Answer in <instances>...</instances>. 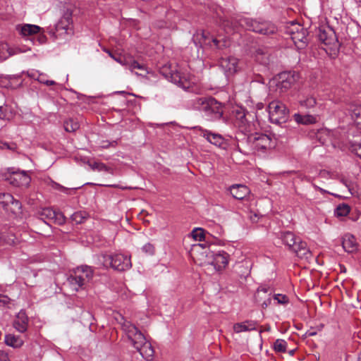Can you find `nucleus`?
<instances>
[{
  "instance_id": "obj_38",
  "label": "nucleus",
  "mask_w": 361,
  "mask_h": 361,
  "mask_svg": "<svg viewBox=\"0 0 361 361\" xmlns=\"http://www.w3.org/2000/svg\"><path fill=\"white\" fill-rule=\"evenodd\" d=\"M256 60L262 64H268L269 62V56L264 53L262 49H258L256 51Z\"/></svg>"
},
{
  "instance_id": "obj_37",
  "label": "nucleus",
  "mask_w": 361,
  "mask_h": 361,
  "mask_svg": "<svg viewBox=\"0 0 361 361\" xmlns=\"http://www.w3.org/2000/svg\"><path fill=\"white\" fill-rule=\"evenodd\" d=\"M13 200V196L9 193L0 192V204L2 205L4 209H6L9 204Z\"/></svg>"
},
{
  "instance_id": "obj_5",
  "label": "nucleus",
  "mask_w": 361,
  "mask_h": 361,
  "mask_svg": "<svg viewBox=\"0 0 361 361\" xmlns=\"http://www.w3.org/2000/svg\"><path fill=\"white\" fill-rule=\"evenodd\" d=\"M212 252L205 244L192 245L190 251V255L194 262L205 269L210 270V260L212 259Z\"/></svg>"
},
{
  "instance_id": "obj_55",
  "label": "nucleus",
  "mask_w": 361,
  "mask_h": 361,
  "mask_svg": "<svg viewBox=\"0 0 361 361\" xmlns=\"http://www.w3.org/2000/svg\"><path fill=\"white\" fill-rule=\"evenodd\" d=\"M0 147L1 149H4V148H6V149H13V147H12L8 143H6V142H2L1 143L0 145Z\"/></svg>"
},
{
  "instance_id": "obj_36",
  "label": "nucleus",
  "mask_w": 361,
  "mask_h": 361,
  "mask_svg": "<svg viewBox=\"0 0 361 361\" xmlns=\"http://www.w3.org/2000/svg\"><path fill=\"white\" fill-rule=\"evenodd\" d=\"M92 169L97 170L98 171H105L110 174L114 173V171L111 168H109L106 166L104 164L99 161H94L93 164H92Z\"/></svg>"
},
{
  "instance_id": "obj_39",
  "label": "nucleus",
  "mask_w": 361,
  "mask_h": 361,
  "mask_svg": "<svg viewBox=\"0 0 361 361\" xmlns=\"http://www.w3.org/2000/svg\"><path fill=\"white\" fill-rule=\"evenodd\" d=\"M88 218L87 214L85 212H78L72 215V220L76 224H82Z\"/></svg>"
},
{
  "instance_id": "obj_46",
  "label": "nucleus",
  "mask_w": 361,
  "mask_h": 361,
  "mask_svg": "<svg viewBox=\"0 0 361 361\" xmlns=\"http://www.w3.org/2000/svg\"><path fill=\"white\" fill-rule=\"evenodd\" d=\"M267 292H268V289L266 288H258L257 293L255 295L256 300L257 301H259L263 298H265Z\"/></svg>"
},
{
  "instance_id": "obj_26",
  "label": "nucleus",
  "mask_w": 361,
  "mask_h": 361,
  "mask_svg": "<svg viewBox=\"0 0 361 361\" xmlns=\"http://www.w3.org/2000/svg\"><path fill=\"white\" fill-rule=\"evenodd\" d=\"M256 322L254 321H246L242 323H236L233 325V331L237 333L249 331L256 329Z\"/></svg>"
},
{
  "instance_id": "obj_24",
  "label": "nucleus",
  "mask_w": 361,
  "mask_h": 361,
  "mask_svg": "<svg viewBox=\"0 0 361 361\" xmlns=\"http://www.w3.org/2000/svg\"><path fill=\"white\" fill-rule=\"evenodd\" d=\"M202 136L216 146L221 147L224 144V139L220 134L213 133L205 130L202 131Z\"/></svg>"
},
{
  "instance_id": "obj_30",
  "label": "nucleus",
  "mask_w": 361,
  "mask_h": 361,
  "mask_svg": "<svg viewBox=\"0 0 361 361\" xmlns=\"http://www.w3.org/2000/svg\"><path fill=\"white\" fill-rule=\"evenodd\" d=\"M5 343L13 348H19L23 345V341L19 336L8 334L5 336Z\"/></svg>"
},
{
  "instance_id": "obj_53",
  "label": "nucleus",
  "mask_w": 361,
  "mask_h": 361,
  "mask_svg": "<svg viewBox=\"0 0 361 361\" xmlns=\"http://www.w3.org/2000/svg\"><path fill=\"white\" fill-rule=\"evenodd\" d=\"M37 40L39 41V44H44L47 40V37L44 34L39 32L37 37Z\"/></svg>"
},
{
  "instance_id": "obj_59",
  "label": "nucleus",
  "mask_w": 361,
  "mask_h": 361,
  "mask_svg": "<svg viewBox=\"0 0 361 361\" xmlns=\"http://www.w3.org/2000/svg\"><path fill=\"white\" fill-rule=\"evenodd\" d=\"M4 115H3L2 106H0V118H3Z\"/></svg>"
},
{
  "instance_id": "obj_14",
  "label": "nucleus",
  "mask_w": 361,
  "mask_h": 361,
  "mask_svg": "<svg viewBox=\"0 0 361 361\" xmlns=\"http://www.w3.org/2000/svg\"><path fill=\"white\" fill-rule=\"evenodd\" d=\"M228 263V255L224 252L212 253L210 260V270L208 271H221L224 269Z\"/></svg>"
},
{
  "instance_id": "obj_18",
  "label": "nucleus",
  "mask_w": 361,
  "mask_h": 361,
  "mask_svg": "<svg viewBox=\"0 0 361 361\" xmlns=\"http://www.w3.org/2000/svg\"><path fill=\"white\" fill-rule=\"evenodd\" d=\"M279 238L290 251H293V248L297 246V244L301 240L300 238L296 237L295 234L290 231L281 232Z\"/></svg>"
},
{
  "instance_id": "obj_12",
  "label": "nucleus",
  "mask_w": 361,
  "mask_h": 361,
  "mask_svg": "<svg viewBox=\"0 0 361 361\" xmlns=\"http://www.w3.org/2000/svg\"><path fill=\"white\" fill-rule=\"evenodd\" d=\"M5 179L10 184L18 187H27L30 183V177L25 171H11L5 175Z\"/></svg>"
},
{
  "instance_id": "obj_23",
  "label": "nucleus",
  "mask_w": 361,
  "mask_h": 361,
  "mask_svg": "<svg viewBox=\"0 0 361 361\" xmlns=\"http://www.w3.org/2000/svg\"><path fill=\"white\" fill-rule=\"evenodd\" d=\"M293 252L296 254V255L300 259H309L312 257V253L310 249L307 247V244L305 242L300 240L299 243L297 244Z\"/></svg>"
},
{
  "instance_id": "obj_11",
  "label": "nucleus",
  "mask_w": 361,
  "mask_h": 361,
  "mask_svg": "<svg viewBox=\"0 0 361 361\" xmlns=\"http://www.w3.org/2000/svg\"><path fill=\"white\" fill-rule=\"evenodd\" d=\"M37 216L47 224L55 223L62 225L66 221V217L62 212H56L49 207L42 208L38 211Z\"/></svg>"
},
{
  "instance_id": "obj_56",
  "label": "nucleus",
  "mask_w": 361,
  "mask_h": 361,
  "mask_svg": "<svg viewBox=\"0 0 361 361\" xmlns=\"http://www.w3.org/2000/svg\"><path fill=\"white\" fill-rule=\"evenodd\" d=\"M317 334V332L314 330H308L306 333H305V336L306 337H310V336H315Z\"/></svg>"
},
{
  "instance_id": "obj_31",
  "label": "nucleus",
  "mask_w": 361,
  "mask_h": 361,
  "mask_svg": "<svg viewBox=\"0 0 361 361\" xmlns=\"http://www.w3.org/2000/svg\"><path fill=\"white\" fill-rule=\"evenodd\" d=\"M316 137L322 145H326L331 142V133L328 129H321L317 133Z\"/></svg>"
},
{
  "instance_id": "obj_6",
  "label": "nucleus",
  "mask_w": 361,
  "mask_h": 361,
  "mask_svg": "<svg viewBox=\"0 0 361 361\" xmlns=\"http://www.w3.org/2000/svg\"><path fill=\"white\" fill-rule=\"evenodd\" d=\"M247 142L252 150L262 152L273 148L275 145L269 135L258 133L250 135Z\"/></svg>"
},
{
  "instance_id": "obj_27",
  "label": "nucleus",
  "mask_w": 361,
  "mask_h": 361,
  "mask_svg": "<svg viewBox=\"0 0 361 361\" xmlns=\"http://www.w3.org/2000/svg\"><path fill=\"white\" fill-rule=\"evenodd\" d=\"M294 118L298 123L302 125L313 124L317 121V117L310 114L301 115L295 114L294 115Z\"/></svg>"
},
{
  "instance_id": "obj_28",
  "label": "nucleus",
  "mask_w": 361,
  "mask_h": 361,
  "mask_svg": "<svg viewBox=\"0 0 361 361\" xmlns=\"http://www.w3.org/2000/svg\"><path fill=\"white\" fill-rule=\"evenodd\" d=\"M111 255H99L94 258V265L97 268L110 267Z\"/></svg>"
},
{
  "instance_id": "obj_52",
  "label": "nucleus",
  "mask_w": 361,
  "mask_h": 361,
  "mask_svg": "<svg viewBox=\"0 0 361 361\" xmlns=\"http://www.w3.org/2000/svg\"><path fill=\"white\" fill-rule=\"evenodd\" d=\"M0 361H10L8 354L4 351H0Z\"/></svg>"
},
{
  "instance_id": "obj_43",
  "label": "nucleus",
  "mask_w": 361,
  "mask_h": 361,
  "mask_svg": "<svg viewBox=\"0 0 361 361\" xmlns=\"http://www.w3.org/2000/svg\"><path fill=\"white\" fill-rule=\"evenodd\" d=\"M191 235L195 240L202 241L204 239V231L200 228H195Z\"/></svg>"
},
{
  "instance_id": "obj_45",
  "label": "nucleus",
  "mask_w": 361,
  "mask_h": 361,
  "mask_svg": "<svg viewBox=\"0 0 361 361\" xmlns=\"http://www.w3.org/2000/svg\"><path fill=\"white\" fill-rule=\"evenodd\" d=\"M98 147L100 148H108L109 147H115L118 142L116 140H114L112 142H109L108 140H101L99 142H97Z\"/></svg>"
},
{
  "instance_id": "obj_4",
  "label": "nucleus",
  "mask_w": 361,
  "mask_h": 361,
  "mask_svg": "<svg viewBox=\"0 0 361 361\" xmlns=\"http://www.w3.org/2000/svg\"><path fill=\"white\" fill-rule=\"evenodd\" d=\"M90 269L85 266L77 267L67 278L64 286L72 292H76L88 281Z\"/></svg>"
},
{
  "instance_id": "obj_35",
  "label": "nucleus",
  "mask_w": 361,
  "mask_h": 361,
  "mask_svg": "<svg viewBox=\"0 0 361 361\" xmlns=\"http://www.w3.org/2000/svg\"><path fill=\"white\" fill-rule=\"evenodd\" d=\"M350 211V207L346 204H339L335 209V215L337 216H346Z\"/></svg>"
},
{
  "instance_id": "obj_2",
  "label": "nucleus",
  "mask_w": 361,
  "mask_h": 361,
  "mask_svg": "<svg viewBox=\"0 0 361 361\" xmlns=\"http://www.w3.org/2000/svg\"><path fill=\"white\" fill-rule=\"evenodd\" d=\"M121 325L128 338L142 357L147 361L152 360L154 350L143 333L129 321L124 320Z\"/></svg>"
},
{
  "instance_id": "obj_16",
  "label": "nucleus",
  "mask_w": 361,
  "mask_h": 361,
  "mask_svg": "<svg viewBox=\"0 0 361 361\" xmlns=\"http://www.w3.org/2000/svg\"><path fill=\"white\" fill-rule=\"evenodd\" d=\"M219 63L227 76L233 75L240 70L238 59L233 56L221 58Z\"/></svg>"
},
{
  "instance_id": "obj_1",
  "label": "nucleus",
  "mask_w": 361,
  "mask_h": 361,
  "mask_svg": "<svg viewBox=\"0 0 361 361\" xmlns=\"http://www.w3.org/2000/svg\"><path fill=\"white\" fill-rule=\"evenodd\" d=\"M222 26L227 33L234 32L238 29V26L264 35H273L277 31L276 27L270 22H260L247 18H241L240 19L235 18H226L222 22Z\"/></svg>"
},
{
  "instance_id": "obj_21",
  "label": "nucleus",
  "mask_w": 361,
  "mask_h": 361,
  "mask_svg": "<svg viewBox=\"0 0 361 361\" xmlns=\"http://www.w3.org/2000/svg\"><path fill=\"white\" fill-rule=\"evenodd\" d=\"M232 196L237 200H243L250 193V189L244 185H234L230 188Z\"/></svg>"
},
{
  "instance_id": "obj_9",
  "label": "nucleus",
  "mask_w": 361,
  "mask_h": 361,
  "mask_svg": "<svg viewBox=\"0 0 361 361\" xmlns=\"http://www.w3.org/2000/svg\"><path fill=\"white\" fill-rule=\"evenodd\" d=\"M72 11L70 9H66L56 23L55 26V31L53 35L56 38L63 37L71 33L72 27Z\"/></svg>"
},
{
  "instance_id": "obj_51",
  "label": "nucleus",
  "mask_w": 361,
  "mask_h": 361,
  "mask_svg": "<svg viewBox=\"0 0 361 361\" xmlns=\"http://www.w3.org/2000/svg\"><path fill=\"white\" fill-rule=\"evenodd\" d=\"M271 299L270 298V294H268V298L266 300H264V301H263L261 304L262 307L264 309L267 308L271 304Z\"/></svg>"
},
{
  "instance_id": "obj_47",
  "label": "nucleus",
  "mask_w": 361,
  "mask_h": 361,
  "mask_svg": "<svg viewBox=\"0 0 361 361\" xmlns=\"http://www.w3.org/2000/svg\"><path fill=\"white\" fill-rule=\"evenodd\" d=\"M28 49H25V48H23V47H15V48H12V49H11L9 47V50H8L9 56L25 52Z\"/></svg>"
},
{
  "instance_id": "obj_34",
  "label": "nucleus",
  "mask_w": 361,
  "mask_h": 361,
  "mask_svg": "<svg viewBox=\"0 0 361 361\" xmlns=\"http://www.w3.org/2000/svg\"><path fill=\"white\" fill-rule=\"evenodd\" d=\"M127 66L131 70V71H134L135 69L140 71V72H135V73L137 75H142L147 73L145 67L143 65L140 64L136 61L133 60V61H130V62H128Z\"/></svg>"
},
{
  "instance_id": "obj_15",
  "label": "nucleus",
  "mask_w": 361,
  "mask_h": 361,
  "mask_svg": "<svg viewBox=\"0 0 361 361\" xmlns=\"http://www.w3.org/2000/svg\"><path fill=\"white\" fill-rule=\"evenodd\" d=\"M299 79V74L295 71L283 72L279 75L277 86L282 91L289 89Z\"/></svg>"
},
{
  "instance_id": "obj_33",
  "label": "nucleus",
  "mask_w": 361,
  "mask_h": 361,
  "mask_svg": "<svg viewBox=\"0 0 361 361\" xmlns=\"http://www.w3.org/2000/svg\"><path fill=\"white\" fill-rule=\"evenodd\" d=\"M63 127L66 131L73 133L79 129V123L73 118L66 120L63 123Z\"/></svg>"
},
{
  "instance_id": "obj_17",
  "label": "nucleus",
  "mask_w": 361,
  "mask_h": 361,
  "mask_svg": "<svg viewBox=\"0 0 361 361\" xmlns=\"http://www.w3.org/2000/svg\"><path fill=\"white\" fill-rule=\"evenodd\" d=\"M171 78L175 83L185 90H189L194 84L193 78L191 75H186L183 73L176 71L171 74Z\"/></svg>"
},
{
  "instance_id": "obj_3",
  "label": "nucleus",
  "mask_w": 361,
  "mask_h": 361,
  "mask_svg": "<svg viewBox=\"0 0 361 361\" xmlns=\"http://www.w3.org/2000/svg\"><path fill=\"white\" fill-rule=\"evenodd\" d=\"M190 108L202 111L206 114L212 116L214 119H219L224 113V106L214 98L209 97H195L189 102Z\"/></svg>"
},
{
  "instance_id": "obj_22",
  "label": "nucleus",
  "mask_w": 361,
  "mask_h": 361,
  "mask_svg": "<svg viewBox=\"0 0 361 361\" xmlns=\"http://www.w3.org/2000/svg\"><path fill=\"white\" fill-rule=\"evenodd\" d=\"M16 28L19 31L20 34L23 37L32 36L39 33L42 30L39 26L32 24L18 25Z\"/></svg>"
},
{
  "instance_id": "obj_62",
  "label": "nucleus",
  "mask_w": 361,
  "mask_h": 361,
  "mask_svg": "<svg viewBox=\"0 0 361 361\" xmlns=\"http://www.w3.org/2000/svg\"><path fill=\"white\" fill-rule=\"evenodd\" d=\"M103 185H104V186H113L112 185H106V184H104Z\"/></svg>"
},
{
  "instance_id": "obj_10",
  "label": "nucleus",
  "mask_w": 361,
  "mask_h": 361,
  "mask_svg": "<svg viewBox=\"0 0 361 361\" xmlns=\"http://www.w3.org/2000/svg\"><path fill=\"white\" fill-rule=\"evenodd\" d=\"M318 38L324 45L329 47L332 51L338 50L340 44L335 31L326 26L319 29Z\"/></svg>"
},
{
  "instance_id": "obj_13",
  "label": "nucleus",
  "mask_w": 361,
  "mask_h": 361,
  "mask_svg": "<svg viewBox=\"0 0 361 361\" xmlns=\"http://www.w3.org/2000/svg\"><path fill=\"white\" fill-rule=\"evenodd\" d=\"M132 267L130 257L123 254L111 255L110 267L119 271L128 270Z\"/></svg>"
},
{
  "instance_id": "obj_60",
  "label": "nucleus",
  "mask_w": 361,
  "mask_h": 361,
  "mask_svg": "<svg viewBox=\"0 0 361 361\" xmlns=\"http://www.w3.org/2000/svg\"><path fill=\"white\" fill-rule=\"evenodd\" d=\"M355 3L361 7V0H355Z\"/></svg>"
},
{
  "instance_id": "obj_40",
  "label": "nucleus",
  "mask_w": 361,
  "mask_h": 361,
  "mask_svg": "<svg viewBox=\"0 0 361 361\" xmlns=\"http://www.w3.org/2000/svg\"><path fill=\"white\" fill-rule=\"evenodd\" d=\"M8 245H13L17 244L18 242V238L13 233H9L6 235H4L0 238Z\"/></svg>"
},
{
  "instance_id": "obj_8",
  "label": "nucleus",
  "mask_w": 361,
  "mask_h": 361,
  "mask_svg": "<svg viewBox=\"0 0 361 361\" xmlns=\"http://www.w3.org/2000/svg\"><path fill=\"white\" fill-rule=\"evenodd\" d=\"M286 32L298 48L302 49L306 44L307 31L301 25L292 22Z\"/></svg>"
},
{
  "instance_id": "obj_44",
  "label": "nucleus",
  "mask_w": 361,
  "mask_h": 361,
  "mask_svg": "<svg viewBox=\"0 0 361 361\" xmlns=\"http://www.w3.org/2000/svg\"><path fill=\"white\" fill-rule=\"evenodd\" d=\"M300 104L302 106H304L307 108H312L316 104V99L313 97H310L305 100L301 101Z\"/></svg>"
},
{
  "instance_id": "obj_49",
  "label": "nucleus",
  "mask_w": 361,
  "mask_h": 361,
  "mask_svg": "<svg viewBox=\"0 0 361 361\" xmlns=\"http://www.w3.org/2000/svg\"><path fill=\"white\" fill-rule=\"evenodd\" d=\"M142 250L146 253L152 255L154 252V247L152 245L147 243L143 246Z\"/></svg>"
},
{
  "instance_id": "obj_25",
  "label": "nucleus",
  "mask_w": 361,
  "mask_h": 361,
  "mask_svg": "<svg viewBox=\"0 0 361 361\" xmlns=\"http://www.w3.org/2000/svg\"><path fill=\"white\" fill-rule=\"evenodd\" d=\"M235 123L239 128H245L247 124L246 111L243 108H238L234 111Z\"/></svg>"
},
{
  "instance_id": "obj_48",
  "label": "nucleus",
  "mask_w": 361,
  "mask_h": 361,
  "mask_svg": "<svg viewBox=\"0 0 361 361\" xmlns=\"http://www.w3.org/2000/svg\"><path fill=\"white\" fill-rule=\"evenodd\" d=\"M274 299L277 300L279 304H286L288 300L286 295L282 294H276L274 295Z\"/></svg>"
},
{
  "instance_id": "obj_61",
  "label": "nucleus",
  "mask_w": 361,
  "mask_h": 361,
  "mask_svg": "<svg viewBox=\"0 0 361 361\" xmlns=\"http://www.w3.org/2000/svg\"><path fill=\"white\" fill-rule=\"evenodd\" d=\"M202 37H204V39H207V36L206 35V33H205V32H202Z\"/></svg>"
},
{
  "instance_id": "obj_32",
  "label": "nucleus",
  "mask_w": 361,
  "mask_h": 361,
  "mask_svg": "<svg viewBox=\"0 0 361 361\" xmlns=\"http://www.w3.org/2000/svg\"><path fill=\"white\" fill-rule=\"evenodd\" d=\"M5 210L14 215H18L21 214V204L18 200L13 197L12 202H10L9 206H8Z\"/></svg>"
},
{
  "instance_id": "obj_7",
  "label": "nucleus",
  "mask_w": 361,
  "mask_h": 361,
  "mask_svg": "<svg viewBox=\"0 0 361 361\" xmlns=\"http://www.w3.org/2000/svg\"><path fill=\"white\" fill-rule=\"evenodd\" d=\"M268 111L269 119L274 123H285L288 118L289 111L284 104L278 100L269 104Z\"/></svg>"
},
{
  "instance_id": "obj_50",
  "label": "nucleus",
  "mask_w": 361,
  "mask_h": 361,
  "mask_svg": "<svg viewBox=\"0 0 361 361\" xmlns=\"http://www.w3.org/2000/svg\"><path fill=\"white\" fill-rule=\"evenodd\" d=\"M109 54V56L111 57H112L114 60H116V61H118V63L123 64V65H126L127 66V63H128V61H126V60L125 61H123L122 60V57L121 56H118V57H116L111 52H110L109 51H107Z\"/></svg>"
},
{
  "instance_id": "obj_20",
  "label": "nucleus",
  "mask_w": 361,
  "mask_h": 361,
  "mask_svg": "<svg viewBox=\"0 0 361 361\" xmlns=\"http://www.w3.org/2000/svg\"><path fill=\"white\" fill-rule=\"evenodd\" d=\"M28 318L25 312L20 311L13 322L14 328L20 333H24L27 329Z\"/></svg>"
},
{
  "instance_id": "obj_29",
  "label": "nucleus",
  "mask_w": 361,
  "mask_h": 361,
  "mask_svg": "<svg viewBox=\"0 0 361 361\" xmlns=\"http://www.w3.org/2000/svg\"><path fill=\"white\" fill-rule=\"evenodd\" d=\"M350 116L357 128L361 130V106H353L350 109Z\"/></svg>"
},
{
  "instance_id": "obj_42",
  "label": "nucleus",
  "mask_w": 361,
  "mask_h": 361,
  "mask_svg": "<svg viewBox=\"0 0 361 361\" xmlns=\"http://www.w3.org/2000/svg\"><path fill=\"white\" fill-rule=\"evenodd\" d=\"M9 47L6 43L0 44V61L9 57Z\"/></svg>"
},
{
  "instance_id": "obj_57",
  "label": "nucleus",
  "mask_w": 361,
  "mask_h": 361,
  "mask_svg": "<svg viewBox=\"0 0 361 361\" xmlns=\"http://www.w3.org/2000/svg\"><path fill=\"white\" fill-rule=\"evenodd\" d=\"M42 82L46 84L47 85H54L56 83L54 80H46L42 81Z\"/></svg>"
},
{
  "instance_id": "obj_41",
  "label": "nucleus",
  "mask_w": 361,
  "mask_h": 361,
  "mask_svg": "<svg viewBox=\"0 0 361 361\" xmlns=\"http://www.w3.org/2000/svg\"><path fill=\"white\" fill-rule=\"evenodd\" d=\"M275 351L284 353L286 350V342L282 339H277L274 344Z\"/></svg>"
},
{
  "instance_id": "obj_54",
  "label": "nucleus",
  "mask_w": 361,
  "mask_h": 361,
  "mask_svg": "<svg viewBox=\"0 0 361 361\" xmlns=\"http://www.w3.org/2000/svg\"><path fill=\"white\" fill-rule=\"evenodd\" d=\"M9 298L6 295H0V305H6L8 302Z\"/></svg>"
},
{
  "instance_id": "obj_63",
  "label": "nucleus",
  "mask_w": 361,
  "mask_h": 361,
  "mask_svg": "<svg viewBox=\"0 0 361 361\" xmlns=\"http://www.w3.org/2000/svg\"><path fill=\"white\" fill-rule=\"evenodd\" d=\"M87 163L88 164H89V163H90V160H89V159H87Z\"/></svg>"
},
{
  "instance_id": "obj_58",
  "label": "nucleus",
  "mask_w": 361,
  "mask_h": 361,
  "mask_svg": "<svg viewBox=\"0 0 361 361\" xmlns=\"http://www.w3.org/2000/svg\"><path fill=\"white\" fill-rule=\"evenodd\" d=\"M212 41L216 47H219V41L218 39L214 38L212 39Z\"/></svg>"
},
{
  "instance_id": "obj_19",
  "label": "nucleus",
  "mask_w": 361,
  "mask_h": 361,
  "mask_svg": "<svg viewBox=\"0 0 361 361\" xmlns=\"http://www.w3.org/2000/svg\"><path fill=\"white\" fill-rule=\"evenodd\" d=\"M342 246L346 252L352 253L357 250L358 243L354 235L347 233L343 237Z\"/></svg>"
}]
</instances>
